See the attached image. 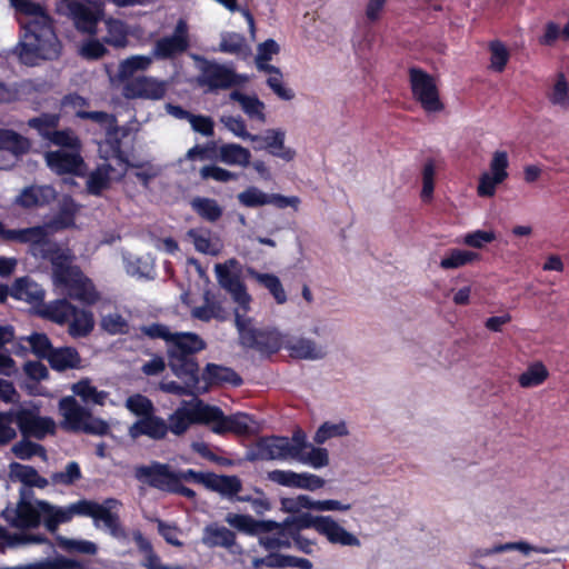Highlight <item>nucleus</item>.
<instances>
[{
	"label": "nucleus",
	"instance_id": "nucleus-1",
	"mask_svg": "<svg viewBox=\"0 0 569 569\" xmlns=\"http://www.w3.org/2000/svg\"><path fill=\"white\" fill-rule=\"evenodd\" d=\"M10 1L17 11L31 17L21 24L19 41L13 49L18 60L24 66L34 67L41 61L58 59L62 46L50 16L39 3L31 0Z\"/></svg>",
	"mask_w": 569,
	"mask_h": 569
},
{
	"label": "nucleus",
	"instance_id": "nucleus-2",
	"mask_svg": "<svg viewBox=\"0 0 569 569\" xmlns=\"http://www.w3.org/2000/svg\"><path fill=\"white\" fill-rule=\"evenodd\" d=\"M207 347L206 341L194 332H174L167 347L168 366L178 378L200 381L196 355Z\"/></svg>",
	"mask_w": 569,
	"mask_h": 569
},
{
	"label": "nucleus",
	"instance_id": "nucleus-3",
	"mask_svg": "<svg viewBox=\"0 0 569 569\" xmlns=\"http://www.w3.org/2000/svg\"><path fill=\"white\" fill-rule=\"evenodd\" d=\"M71 254L66 251L63 258L52 263L54 283L62 287L67 295L74 300L87 305L98 301L99 295L91 282L78 266H71Z\"/></svg>",
	"mask_w": 569,
	"mask_h": 569
},
{
	"label": "nucleus",
	"instance_id": "nucleus-4",
	"mask_svg": "<svg viewBox=\"0 0 569 569\" xmlns=\"http://www.w3.org/2000/svg\"><path fill=\"white\" fill-rule=\"evenodd\" d=\"M50 230L48 223L23 229H9L6 231V240L28 243L34 257L49 260L52 264L53 261L63 258L66 250L50 239Z\"/></svg>",
	"mask_w": 569,
	"mask_h": 569
},
{
	"label": "nucleus",
	"instance_id": "nucleus-5",
	"mask_svg": "<svg viewBox=\"0 0 569 569\" xmlns=\"http://www.w3.org/2000/svg\"><path fill=\"white\" fill-rule=\"evenodd\" d=\"M249 318L236 315V326L240 343L244 348L257 350L262 355L277 353L282 346L281 337L277 330L258 329L250 325Z\"/></svg>",
	"mask_w": 569,
	"mask_h": 569
},
{
	"label": "nucleus",
	"instance_id": "nucleus-6",
	"mask_svg": "<svg viewBox=\"0 0 569 569\" xmlns=\"http://www.w3.org/2000/svg\"><path fill=\"white\" fill-rule=\"evenodd\" d=\"M413 99L426 112H440L445 109L435 78L418 67L408 70Z\"/></svg>",
	"mask_w": 569,
	"mask_h": 569
},
{
	"label": "nucleus",
	"instance_id": "nucleus-7",
	"mask_svg": "<svg viewBox=\"0 0 569 569\" xmlns=\"http://www.w3.org/2000/svg\"><path fill=\"white\" fill-rule=\"evenodd\" d=\"M121 502L116 498H107L102 503L84 498L83 517L91 518L96 528H103L116 538L123 535L121 520L117 509Z\"/></svg>",
	"mask_w": 569,
	"mask_h": 569
},
{
	"label": "nucleus",
	"instance_id": "nucleus-8",
	"mask_svg": "<svg viewBox=\"0 0 569 569\" xmlns=\"http://www.w3.org/2000/svg\"><path fill=\"white\" fill-rule=\"evenodd\" d=\"M12 419L23 438L42 440L54 433L56 425L50 417H41L38 408L19 407L11 409Z\"/></svg>",
	"mask_w": 569,
	"mask_h": 569
},
{
	"label": "nucleus",
	"instance_id": "nucleus-9",
	"mask_svg": "<svg viewBox=\"0 0 569 569\" xmlns=\"http://www.w3.org/2000/svg\"><path fill=\"white\" fill-rule=\"evenodd\" d=\"M250 416L247 413L237 412L226 416L217 406L207 405L206 407V425H211L212 432L220 436L226 433L247 436L250 433Z\"/></svg>",
	"mask_w": 569,
	"mask_h": 569
},
{
	"label": "nucleus",
	"instance_id": "nucleus-10",
	"mask_svg": "<svg viewBox=\"0 0 569 569\" xmlns=\"http://www.w3.org/2000/svg\"><path fill=\"white\" fill-rule=\"evenodd\" d=\"M67 13L72 19L76 29L82 33L96 36L98 23L103 17L101 4L86 0H64Z\"/></svg>",
	"mask_w": 569,
	"mask_h": 569
},
{
	"label": "nucleus",
	"instance_id": "nucleus-11",
	"mask_svg": "<svg viewBox=\"0 0 569 569\" xmlns=\"http://www.w3.org/2000/svg\"><path fill=\"white\" fill-rule=\"evenodd\" d=\"M189 47L188 23L186 20L179 19L172 34L162 37L154 42L152 56L158 60H171L184 53Z\"/></svg>",
	"mask_w": 569,
	"mask_h": 569
},
{
	"label": "nucleus",
	"instance_id": "nucleus-12",
	"mask_svg": "<svg viewBox=\"0 0 569 569\" xmlns=\"http://www.w3.org/2000/svg\"><path fill=\"white\" fill-rule=\"evenodd\" d=\"M199 59L203 62L200 68L201 74L199 77V83L207 86L211 91L229 89L244 81L242 76L223 64L203 58Z\"/></svg>",
	"mask_w": 569,
	"mask_h": 569
},
{
	"label": "nucleus",
	"instance_id": "nucleus-13",
	"mask_svg": "<svg viewBox=\"0 0 569 569\" xmlns=\"http://www.w3.org/2000/svg\"><path fill=\"white\" fill-rule=\"evenodd\" d=\"M30 149L29 138L12 129L0 128V169L12 168Z\"/></svg>",
	"mask_w": 569,
	"mask_h": 569
},
{
	"label": "nucleus",
	"instance_id": "nucleus-14",
	"mask_svg": "<svg viewBox=\"0 0 569 569\" xmlns=\"http://www.w3.org/2000/svg\"><path fill=\"white\" fill-rule=\"evenodd\" d=\"M291 442L288 437L269 436L260 437L247 451L246 460L250 462L259 460H276L289 457Z\"/></svg>",
	"mask_w": 569,
	"mask_h": 569
},
{
	"label": "nucleus",
	"instance_id": "nucleus-15",
	"mask_svg": "<svg viewBox=\"0 0 569 569\" xmlns=\"http://www.w3.org/2000/svg\"><path fill=\"white\" fill-rule=\"evenodd\" d=\"M134 477L147 483L149 487L163 492H170L178 476L168 463L151 461L150 465H141L136 467Z\"/></svg>",
	"mask_w": 569,
	"mask_h": 569
},
{
	"label": "nucleus",
	"instance_id": "nucleus-16",
	"mask_svg": "<svg viewBox=\"0 0 569 569\" xmlns=\"http://www.w3.org/2000/svg\"><path fill=\"white\" fill-rule=\"evenodd\" d=\"M167 92V83L153 77L138 76L123 86L127 99L161 100Z\"/></svg>",
	"mask_w": 569,
	"mask_h": 569
},
{
	"label": "nucleus",
	"instance_id": "nucleus-17",
	"mask_svg": "<svg viewBox=\"0 0 569 569\" xmlns=\"http://www.w3.org/2000/svg\"><path fill=\"white\" fill-rule=\"evenodd\" d=\"M207 405L198 400L190 406L179 407L169 417V431L176 436H182L191 425H206Z\"/></svg>",
	"mask_w": 569,
	"mask_h": 569
},
{
	"label": "nucleus",
	"instance_id": "nucleus-18",
	"mask_svg": "<svg viewBox=\"0 0 569 569\" xmlns=\"http://www.w3.org/2000/svg\"><path fill=\"white\" fill-rule=\"evenodd\" d=\"M48 168L59 174L83 176L84 161L81 151L54 150L44 154Z\"/></svg>",
	"mask_w": 569,
	"mask_h": 569
},
{
	"label": "nucleus",
	"instance_id": "nucleus-19",
	"mask_svg": "<svg viewBox=\"0 0 569 569\" xmlns=\"http://www.w3.org/2000/svg\"><path fill=\"white\" fill-rule=\"evenodd\" d=\"M39 500L34 503L28 500L26 490L20 491V499L14 510L10 511L12 517L7 515V520L10 521L11 526L18 529H31L37 528L43 519V512L38 505ZM9 513V511H7Z\"/></svg>",
	"mask_w": 569,
	"mask_h": 569
},
{
	"label": "nucleus",
	"instance_id": "nucleus-20",
	"mask_svg": "<svg viewBox=\"0 0 569 569\" xmlns=\"http://www.w3.org/2000/svg\"><path fill=\"white\" fill-rule=\"evenodd\" d=\"M43 512V523L48 531L54 532L60 523L72 520L74 516L83 517L84 498L67 507H54L48 501H38Z\"/></svg>",
	"mask_w": 569,
	"mask_h": 569
},
{
	"label": "nucleus",
	"instance_id": "nucleus-21",
	"mask_svg": "<svg viewBox=\"0 0 569 569\" xmlns=\"http://www.w3.org/2000/svg\"><path fill=\"white\" fill-rule=\"evenodd\" d=\"M268 479L283 487L299 488L310 491L318 490L325 486V480L312 473H297L292 470L276 469L268 472Z\"/></svg>",
	"mask_w": 569,
	"mask_h": 569
},
{
	"label": "nucleus",
	"instance_id": "nucleus-22",
	"mask_svg": "<svg viewBox=\"0 0 569 569\" xmlns=\"http://www.w3.org/2000/svg\"><path fill=\"white\" fill-rule=\"evenodd\" d=\"M169 432L168 422L156 412L142 418L137 419L128 429V435L131 439L136 440L144 436L151 440H163Z\"/></svg>",
	"mask_w": 569,
	"mask_h": 569
},
{
	"label": "nucleus",
	"instance_id": "nucleus-23",
	"mask_svg": "<svg viewBox=\"0 0 569 569\" xmlns=\"http://www.w3.org/2000/svg\"><path fill=\"white\" fill-rule=\"evenodd\" d=\"M286 133L281 129H269L264 136L254 134L252 141H264V144H253L254 150H267L271 156L287 162L292 161L296 151L284 146Z\"/></svg>",
	"mask_w": 569,
	"mask_h": 569
},
{
	"label": "nucleus",
	"instance_id": "nucleus-24",
	"mask_svg": "<svg viewBox=\"0 0 569 569\" xmlns=\"http://www.w3.org/2000/svg\"><path fill=\"white\" fill-rule=\"evenodd\" d=\"M214 270L220 286L232 296L237 303L248 309L251 297L240 277L231 272L226 264L217 263Z\"/></svg>",
	"mask_w": 569,
	"mask_h": 569
},
{
	"label": "nucleus",
	"instance_id": "nucleus-25",
	"mask_svg": "<svg viewBox=\"0 0 569 569\" xmlns=\"http://www.w3.org/2000/svg\"><path fill=\"white\" fill-rule=\"evenodd\" d=\"M59 409L63 417L62 429L70 432H80L86 418L89 417V410L80 406L72 396L62 398L59 401Z\"/></svg>",
	"mask_w": 569,
	"mask_h": 569
},
{
	"label": "nucleus",
	"instance_id": "nucleus-26",
	"mask_svg": "<svg viewBox=\"0 0 569 569\" xmlns=\"http://www.w3.org/2000/svg\"><path fill=\"white\" fill-rule=\"evenodd\" d=\"M57 191L52 186H29L21 190L16 203L24 209L46 207L54 201Z\"/></svg>",
	"mask_w": 569,
	"mask_h": 569
},
{
	"label": "nucleus",
	"instance_id": "nucleus-27",
	"mask_svg": "<svg viewBox=\"0 0 569 569\" xmlns=\"http://www.w3.org/2000/svg\"><path fill=\"white\" fill-rule=\"evenodd\" d=\"M201 379L206 382V388H203V390H207L209 387L224 385L240 387L243 383L241 376L232 368L217 363H207L202 371Z\"/></svg>",
	"mask_w": 569,
	"mask_h": 569
},
{
	"label": "nucleus",
	"instance_id": "nucleus-28",
	"mask_svg": "<svg viewBox=\"0 0 569 569\" xmlns=\"http://www.w3.org/2000/svg\"><path fill=\"white\" fill-rule=\"evenodd\" d=\"M226 522L249 536L270 533L277 526L274 520H257L250 515L228 513Z\"/></svg>",
	"mask_w": 569,
	"mask_h": 569
},
{
	"label": "nucleus",
	"instance_id": "nucleus-29",
	"mask_svg": "<svg viewBox=\"0 0 569 569\" xmlns=\"http://www.w3.org/2000/svg\"><path fill=\"white\" fill-rule=\"evenodd\" d=\"M10 296L16 300H21L38 308L44 302L46 292L40 284L28 277H21L14 280Z\"/></svg>",
	"mask_w": 569,
	"mask_h": 569
},
{
	"label": "nucleus",
	"instance_id": "nucleus-30",
	"mask_svg": "<svg viewBox=\"0 0 569 569\" xmlns=\"http://www.w3.org/2000/svg\"><path fill=\"white\" fill-rule=\"evenodd\" d=\"M50 368L57 372H64L81 368V356L74 347H53L47 359Z\"/></svg>",
	"mask_w": 569,
	"mask_h": 569
},
{
	"label": "nucleus",
	"instance_id": "nucleus-31",
	"mask_svg": "<svg viewBox=\"0 0 569 569\" xmlns=\"http://www.w3.org/2000/svg\"><path fill=\"white\" fill-rule=\"evenodd\" d=\"M74 311L76 307L67 299H57L49 303L43 302L36 312L41 318L62 326L70 321Z\"/></svg>",
	"mask_w": 569,
	"mask_h": 569
},
{
	"label": "nucleus",
	"instance_id": "nucleus-32",
	"mask_svg": "<svg viewBox=\"0 0 569 569\" xmlns=\"http://www.w3.org/2000/svg\"><path fill=\"white\" fill-rule=\"evenodd\" d=\"M77 117L83 120H91L93 122H97L101 126L108 124L110 128L112 127V130H108V138L111 143L112 151L114 156L122 160L123 159V151L121 149V141L119 138L111 139L112 133H117V127H116V118L113 114H110L106 111H84L79 110L77 111Z\"/></svg>",
	"mask_w": 569,
	"mask_h": 569
},
{
	"label": "nucleus",
	"instance_id": "nucleus-33",
	"mask_svg": "<svg viewBox=\"0 0 569 569\" xmlns=\"http://www.w3.org/2000/svg\"><path fill=\"white\" fill-rule=\"evenodd\" d=\"M320 535L325 536L332 545L349 547H359L361 545L353 533L347 531L330 516L326 517Z\"/></svg>",
	"mask_w": 569,
	"mask_h": 569
},
{
	"label": "nucleus",
	"instance_id": "nucleus-34",
	"mask_svg": "<svg viewBox=\"0 0 569 569\" xmlns=\"http://www.w3.org/2000/svg\"><path fill=\"white\" fill-rule=\"evenodd\" d=\"M207 489L227 496L230 499L242 489V482L237 476L217 475L209 472Z\"/></svg>",
	"mask_w": 569,
	"mask_h": 569
},
{
	"label": "nucleus",
	"instance_id": "nucleus-35",
	"mask_svg": "<svg viewBox=\"0 0 569 569\" xmlns=\"http://www.w3.org/2000/svg\"><path fill=\"white\" fill-rule=\"evenodd\" d=\"M236 533L216 523L208 525L203 530L202 541L208 547H223L231 549L236 545Z\"/></svg>",
	"mask_w": 569,
	"mask_h": 569
},
{
	"label": "nucleus",
	"instance_id": "nucleus-36",
	"mask_svg": "<svg viewBox=\"0 0 569 569\" xmlns=\"http://www.w3.org/2000/svg\"><path fill=\"white\" fill-rule=\"evenodd\" d=\"M36 90L37 86L30 79L16 82L11 86L0 81V103H11L24 100Z\"/></svg>",
	"mask_w": 569,
	"mask_h": 569
},
{
	"label": "nucleus",
	"instance_id": "nucleus-37",
	"mask_svg": "<svg viewBox=\"0 0 569 569\" xmlns=\"http://www.w3.org/2000/svg\"><path fill=\"white\" fill-rule=\"evenodd\" d=\"M327 516H313L310 512H301L284 519L289 535H297L305 529H315L319 535Z\"/></svg>",
	"mask_w": 569,
	"mask_h": 569
},
{
	"label": "nucleus",
	"instance_id": "nucleus-38",
	"mask_svg": "<svg viewBox=\"0 0 569 569\" xmlns=\"http://www.w3.org/2000/svg\"><path fill=\"white\" fill-rule=\"evenodd\" d=\"M77 212L78 204L71 197L64 198L56 216L48 222L50 229L54 231L72 228Z\"/></svg>",
	"mask_w": 569,
	"mask_h": 569
},
{
	"label": "nucleus",
	"instance_id": "nucleus-39",
	"mask_svg": "<svg viewBox=\"0 0 569 569\" xmlns=\"http://www.w3.org/2000/svg\"><path fill=\"white\" fill-rule=\"evenodd\" d=\"M276 525L277 526L271 531L273 535L259 537L260 546H262L268 551L291 548L293 539L288 533L286 521H276Z\"/></svg>",
	"mask_w": 569,
	"mask_h": 569
},
{
	"label": "nucleus",
	"instance_id": "nucleus-40",
	"mask_svg": "<svg viewBox=\"0 0 569 569\" xmlns=\"http://www.w3.org/2000/svg\"><path fill=\"white\" fill-rule=\"evenodd\" d=\"M218 50L220 52L233 54L241 58L248 57L251 52L244 36L237 32L221 33V40Z\"/></svg>",
	"mask_w": 569,
	"mask_h": 569
},
{
	"label": "nucleus",
	"instance_id": "nucleus-41",
	"mask_svg": "<svg viewBox=\"0 0 569 569\" xmlns=\"http://www.w3.org/2000/svg\"><path fill=\"white\" fill-rule=\"evenodd\" d=\"M252 279H254L260 286L266 288L273 297L278 305L287 302V293L280 281V279L273 273H262L256 270H249Z\"/></svg>",
	"mask_w": 569,
	"mask_h": 569
},
{
	"label": "nucleus",
	"instance_id": "nucleus-42",
	"mask_svg": "<svg viewBox=\"0 0 569 569\" xmlns=\"http://www.w3.org/2000/svg\"><path fill=\"white\" fill-rule=\"evenodd\" d=\"M94 328L93 313L89 310L78 309L71 316L69 323V335L73 338H83L90 335Z\"/></svg>",
	"mask_w": 569,
	"mask_h": 569
},
{
	"label": "nucleus",
	"instance_id": "nucleus-43",
	"mask_svg": "<svg viewBox=\"0 0 569 569\" xmlns=\"http://www.w3.org/2000/svg\"><path fill=\"white\" fill-rule=\"evenodd\" d=\"M230 99L240 103L243 112L251 119H257L261 122L266 120L264 103L257 96H248L239 90H233L230 93Z\"/></svg>",
	"mask_w": 569,
	"mask_h": 569
},
{
	"label": "nucleus",
	"instance_id": "nucleus-44",
	"mask_svg": "<svg viewBox=\"0 0 569 569\" xmlns=\"http://www.w3.org/2000/svg\"><path fill=\"white\" fill-rule=\"evenodd\" d=\"M10 467L12 476L29 488L43 489L49 485V481L31 466L13 462Z\"/></svg>",
	"mask_w": 569,
	"mask_h": 569
},
{
	"label": "nucleus",
	"instance_id": "nucleus-45",
	"mask_svg": "<svg viewBox=\"0 0 569 569\" xmlns=\"http://www.w3.org/2000/svg\"><path fill=\"white\" fill-rule=\"evenodd\" d=\"M60 114L51 112H42L38 117L30 118L27 121L29 128L36 130L41 139L48 141L60 123Z\"/></svg>",
	"mask_w": 569,
	"mask_h": 569
},
{
	"label": "nucleus",
	"instance_id": "nucleus-46",
	"mask_svg": "<svg viewBox=\"0 0 569 569\" xmlns=\"http://www.w3.org/2000/svg\"><path fill=\"white\" fill-rule=\"evenodd\" d=\"M112 167L108 163L98 166L87 179V191L92 196H101L110 186V172Z\"/></svg>",
	"mask_w": 569,
	"mask_h": 569
},
{
	"label": "nucleus",
	"instance_id": "nucleus-47",
	"mask_svg": "<svg viewBox=\"0 0 569 569\" xmlns=\"http://www.w3.org/2000/svg\"><path fill=\"white\" fill-rule=\"evenodd\" d=\"M290 355L298 359H321L325 352L315 341L306 338L297 339L288 345Z\"/></svg>",
	"mask_w": 569,
	"mask_h": 569
},
{
	"label": "nucleus",
	"instance_id": "nucleus-48",
	"mask_svg": "<svg viewBox=\"0 0 569 569\" xmlns=\"http://www.w3.org/2000/svg\"><path fill=\"white\" fill-rule=\"evenodd\" d=\"M103 43L117 49L126 48L129 43L127 26L121 20L110 19L107 22V34Z\"/></svg>",
	"mask_w": 569,
	"mask_h": 569
},
{
	"label": "nucleus",
	"instance_id": "nucleus-49",
	"mask_svg": "<svg viewBox=\"0 0 569 569\" xmlns=\"http://www.w3.org/2000/svg\"><path fill=\"white\" fill-rule=\"evenodd\" d=\"M250 159V151L240 144L227 143L220 147V160L227 164L248 167Z\"/></svg>",
	"mask_w": 569,
	"mask_h": 569
},
{
	"label": "nucleus",
	"instance_id": "nucleus-50",
	"mask_svg": "<svg viewBox=\"0 0 569 569\" xmlns=\"http://www.w3.org/2000/svg\"><path fill=\"white\" fill-rule=\"evenodd\" d=\"M49 143L60 147V150L81 151L82 143L80 138L71 128H64L52 131L51 137L48 140Z\"/></svg>",
	"mask_w": 569,
	"mask_h": 569
},
{
	"label": "nucleus",
	"instance_id": "nucleus-51",
	"mask_svg": "<svg viewBox=\"0 0 569 569\" xmlns=\"http://www.w3.org/2000/svg\"><path fill=\"white\" fill-rule=\"evenodd\" d=\"M193 210L204 220L216 222L222 217V208L217 200L197 197L191 202Z\"/></svg>",
	"mask_w": 569,
	"mask_h": 569
},
{
	"label": "nucleus",
	"instance_id": "nucleus-52",
	"mask_svg": "<svg viewBox=\"0 0 569 569\" xmlns=\"http://www.w3.org/2000/svg\"><path fill=\"white\" fill-rule=\"evenodd\" d=\"M549 376L546 366L537 361L531 363L525 372L518 377V382L522 388H532L542 385Z\"/></svg>",
	"mask_w": 569,
	"mask_h": 569
},
{
	"label": "nucleus",
	"instance_id": "nucleus-53",
	"mask_svg": "<svg viewBox=\"0 0 569 569\" xmlns=\"http://www.w3.org/2000/svg\"><path fill=\"white\" fill-rule=\"evenodd\" d=\"M152 62V59L147 56H132L119 64L118 76L120 80H128L133 76L134 72L140 70H147Z\"/></svg>",
	"mask_w": 569,
	"mask_h": 569
},
{
	"label": "nucleus",
	"instance_id": "nucleus-54",
	"mask_svg": "<svg viewBox=\"0 0 569 569\" xmlns=\"http://www.w3.org/2000/svg\"><path fill=\"white\" fill-rule=\"evenodd\" d=\"M479 254L473 251L451 249L440 261V267L445 270L457 269L471 263L478 259Z\"/></svg>",
	"mask_w": 569,
	"mask_h": 569
},
{
	"label": "nucleus",
	"instance_id": "nucleus-55",
	"mask_svg": "<svg viewBox=\"0 0 569 569\" xmlns=\"http://www.w3.org/2000/svg\"><path fill=\"white\" fill-rule=\"evenodd\" d=\"M56 541L59 548L69 553L96 555L98 547L89 540H76L63 536H57Z\"/></svg>",
	"mask_w": 569,
	"mask_h": 569
},
{
	"label": "nucleus",
	"instance_id": "nucleus-56",
	"mask_svg": "<svg viewBox=\"0 0 569 569\" xmlns=\"http://www.w3.org/2000/svg\"><path fill=\"white\" fill-rule=\"evenodd\" d=\"M126 408L138 419H142L152 412H156L153 402L141 393H134L129 396L124 402Z\"/></svg>",
	"mask_w": 569,
	"mask_h": 569
},
{
	"label": "nucleus",
	"instance_id": "nucleus-57",
	"mask_svg": "<svg viewBox=\"0 0 569 569\" xmlns=\"http://www.w3.org/2000/svg\"><path fill=\"white\" fill-rule=\"evenodd\" d=\"M23 339L29 343L31 352L39 359L47 360L53 349L51 340L43 332H32Z\"/></svg>",
	"mask_w": 569,
	"mask_h": 569
},
{
	"label": "nucleus",
	"instance_id": "nucleus-58",
	"mask_svg": "<svg viewBox=\"0 0 569 569\" xmlns=\"http://www.w3.org/2000/svg\"><path fill=\"white\" fill-rule=\"evenodd\" d=\"M549 101L563 109L569 108V84L563 73L557 76V80L548 94Z\"/></svg>",
	"mask_w": 569,
	"mask_h": 569
},
{
	"label": "nucleus",
	"instance_id": "nucleus-59",
	"mask_svg": "<svg viewBox=\"0 0 569 569\" xmlns=\"http://www.w3.org/2000/svg\"><path fill=\"white\" fill-rule=\"evenodd\" d=\"M73 392L79 396L84 402H92L94 405H103L106 392L98 391V389L90 383L89 380H80L72 388Z\"/></svg>",
	"mask_w": 569,
	"mask_h": 569
},
{
	"label": "nucleus",
	"instance_id": "nucleus-60",
	"mask_svg": "<svg viewBox=\"0 0 569 569\" xmlns=\"http://www.w3.org/2000/svg\"><path fill=\"white\" fill-rule=\"evenodd\" d=\"M12 453L20 460H28L33 456L46 457V449L42 445L32 442L29 438L16 442L12 446Z\"/></svg>",
	"mask_w": 569,
	"mask_h": 569
},
{
	"label": "nucleus",
	"instance_id": "nucleus-61",
	"mask_svg": "<svg viewBox=\"0 0 569 569\" xmlns=\"http://www.w3.org/2000/svg\"><path fill=\"white\" fill-rule=\"evenodd\" d=\"M489 51L491 69L502 72L510 58L507 47L500 40H493L489 43Z\"/></svg>",
	"mask_w": 569,
	"mask_h": 569
},
{
	"label": "nucleus",
	"instance_id": "nucleus-62",
	"mask_svg": "<svg viewBox=\"0 0 569 569\" xmlns=\"http://www.w3.org/2000/svg\"><path fill=\"white\" fill-rule=\"evenodd\" d=\"M82 478L81 469L78 462L67 463L64 471L53 472L51 481L53 485L71 486Z\"/></svg>",
	"mask_w": 569,
	"mask_h": 569
},
{
	"label": "nucleus",
	"instance_id": "nucleus-63",
	"mask_svg": "<svg viewBox=\"0 0 569 569\" xmlns=\"http://www.w3.org/2000/svg\"><path fill=\"white\" fill-rule=\"evenodd\" d=\"M206 303L200 307H196L192 309L191 315L193 318L208 322L213 318H220L222 312V307L217 301H211L209 298V292L204 295Z\"/></svg>",
	"mask_w": 569,
	"mask_h": 569
},
{
	"label": "nucleus",
	"instance_id": "nucleus-64",
	"mask_svg": "<svg viewBox=\"0 0 569 569\" xmlns=\"http://www.w3.org/2000/svg\"><path fill=\"white\" fill-rule=\"evenodd\" d=\"M238 200L247 208H257L269 204V194L257 187H249L238 194Z\"/></svg>",
	"mask_w": 569,
	"mask_h": 569
}]
</instances>
